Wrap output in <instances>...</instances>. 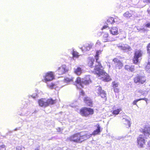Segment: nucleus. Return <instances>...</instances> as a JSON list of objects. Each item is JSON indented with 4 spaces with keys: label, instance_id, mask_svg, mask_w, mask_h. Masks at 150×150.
<instances>
[{
    "label": "nucleus",
    "instance_id": "f257e3e1",
    "mask_svg": "<svg viewBox=\"0 0 150 150\" xmlns=\"http://www.w3.org/2000/svg\"><path fill=\"white\" fill-rule=\"evenodd\" d=\"M95 127L96 129L92 134H83L86 131L75 133L68 137L67 139V141L76 143H81L89 139L92 135L95 136L100 134L102 131V128L98 124L96 125Z\"/></svg>",
    "mask_w": 150,
    "mask_h": 150
},
{
    "label": "nucleus",
    "instance_id": "f03ea898",
    "mask_svg": "<svg viewBox=\"0 0 150 150\" xmlns=\"http://www.w3.org/2000/svg\"><path fill=\"white\" fill-rule=\"evenodd\" d=\"M101 53V51L100 50L97 51L96 52V54L95 56L96 64L95 66L94 71H93L94 74L98 76H100L101 75H103L105 73L101 69H100L103 67L100 62L98 61V60L99 59V55Z\"/></svg>",
    "mask_w": 150,
    "mask_h": 150
},
{
    "label": "nucleus",
    "instance_id": "7ed1b4c3",
    "mask_svg": "<svg viewBox=\"0 0 150 150\" xmlns=\"http://www.w3.org/2000/svg\"><path fill=\"white\" fill-rule=\"evenodd\" d=\"M56 100H53L52 98L46 99L45 98H42L38 101L39 105L41 107H46L50 105H53L56 103Z\"/></svg>",
    "mask_w": 150,
    "mask_h": 150
},
{
    "label": "nucleus",
    "instance_id": "20e7f679",
    "mask_svg": "<svg viewBox=\"0 0 150 150\" xmlns=\"http://www.w3.org/2000/svg\"><path fill=\"white\" fill-rule=\"evenodd\" d=\"M143 52L140 49H136L134 52V56L132 59L133 63L137 64L140 62L143 55Z\"/></svg>",
    "mask_w": 150,
    "mask_h": 150
},
{
    "label": "nucleus",
    "instance_id": "39448f33",
    "mask_svg": "<svg viewBox=\"0 0 150 150\" xmlns=\"http://www.w3.org/2000/svg\"><path fill=\"white\" fill-rule=\"evenodd\" d=\"M94 112V111L93 109L86 107L82 108L79 111L80 114L82 116L86 117L93 115Z\"/></svg>",
    "mask_w": 150,
    "mask_h": 150
},
{
    "label": "nucleus",
    "instance_id": "423d86ee",
    "mask_svg": "<svg viewBox=\"0 0 150 150\" xmlns=\"http://www.w3.org/2000/svg\"><path fill=\"white\" fill-rule=\"evenodd\" d=\"M145 76L138 74L133 78L134 82L136 84H143L146 82Z\"/></svg>",
    "mask_w": 150,
    "mask_h": 150
},
{
    "label": "nucleus",
    "instance_id": "0eeeda50",
    "mask_svg": "<svg viewBox=\"0 0 150 150\" xmlns=\"http://www.w3.org/2000/svg\"><path fill=\"white\" fill-rule=\"evenodd\" d=\"M146 137H143L142 135L140 134L137 138V143L138 146L140 148L144 147L146 145Z\"/></svg>",
    "mask_w": 150,
    "mask_h": 150
},
{
    "label": "nucleus",
    "instance_id": "6e6552de",
    "mask_svg": "<svg viewBox=\"0 0 150 150\" xmlns=\"http://www.w3.org/2000/svg\"><path fill=\"white\" fill-rule=\"evenodd\" d=\"M95 91L102 98L106 100V94L104 90H102V88L99 86H96Z\"/></svg>",
    "mask_w": 150,
    "mask_h": 150
},
{
    "label": "nucleus",
    "instance_id": "1a4fd4ad",
    "mask_svg": "<svg viewBox=\"0 0 150 150\" xmlns=\"http://www.w3.org/2000/svg\"><path fill=\"white\" fill-rule=\"evenodd\" d=\"M43 78L45 81L46 82L54 79V76L52 72L49 71L45 74V75L43 76Z\"/></svg>",
    "mask_w": 150,
    "mask_h": 150
},
{
    "label": "nucleus",
    "instance_id": "9d476101",
    "mask_svg": "<svg viewBox=\"0 0 150 150\" xmlns=\"http://www.w3.org/2000/svg\"><path fill=\"white\" fill-rule=\"evenodd\" d=\"M68 71V69L65 65H62L59 67L56 71L57 73L59 75H62L65 74Z\"/></svg>",
    "mask_w": 150,
    "mask_h": 150
},
{
    "label": "nucleus",
    "instance_id": "9b49d317",
    "mask_svg": "<svg viewBox=\"0 0 150 150\" xmlns=\"http://www.w3.org/2000/svg\"><path fill=\"white\" fill-rule=\"evenodd\" d=\"M102 39L103 42H110L113 40L112 38L110 36L108 33H103Z\"/></svg>",
    "mask_w": 150,
    "mask_h": 150
},
{
    "label": "nucleus",
    "instance_id": "f8f14e48",
    "mask_svg": "<svg viewBox=\"0 0 150 150\" xmlns=\"http://www.w3.org/2000/svg\"><path fill=\"white\" fill-rule=\"evenodd\" d=\"M140 131L144 134V137L146 138V137H149L150 134V127L146 126L143 128H141Z\"/></svg>",
    "mask_w": 150,
    "mask_h": 150
},
{
    "label": "nucleus",
    "instance_id": "ddd939ff",
    "mask_svg": "<svg viewBox=\"0 0 150 150\" xmlns=\"http://www.w3.org/2000/svg\"><path fill=\"white\" fill-rule=\"evenodd\" d=\"M95 59L93 57H89L87 59V65L90 68H93L94 64Z\"/></svg>",
    "mask_w": 150,
    "mask_h": 150
},
{
    "label": "nucleus",
    "instance_id": "4468645a",
    "mask_svg": "<svg viewBox=\"0 0 150 150\" xmlns=\"http://www.w3.org/2000/svg\"><path fill=\"white\" fill-rule=\"evenodd\" d=\"M83 101L88 106L91 107L93 106V102L90 98L85 97L84 98Z\"/></svg>",
    "mask_w": 150,
    "mask_h": 150
},
{
    "label": "nucleus",
    "instance_id": "2eb2a0df",
    "mask_svg": "<svg viewBox=\"0 0 150 150\" xmlns=\"http://www.w3.org/2000/svg\"><path fill=\"white\" fill-rule=\"evenodd\" d=\"M110 33L113 35H117L118 34V29L116 27H113L110 28Z\"/></svg>",
    "mask_w": 150,
    "mask_h": 150
},
{
    "label": "nucleus",
    "instance_id": "dca6fc26",
    "mask_svg": "<svg viewBox=\"0 0 150 150\" xmlns=\"http://www.w3.org/2000/svg\"><path fill=\"white\" fill-rule=\"evenodd\" d=\"M75 85L80 86L82 88L83 87V81H81V78L79 77H77L75 81Z\"/></svg>",
    "mask_w": 150,
    "mask_h": 150
},
{
    "label": "nucleus",
    "instance_id": "f3484780",
    "mask_svg": "<svg viewBox=\"0 0 150 150\" xmlns=\"http://www.w3.org/2000/svg\"><path fill=\"white\" fill-rule=\"evenodd\" d=\"M83 79V85H88L91 82V81L89 76H86Z\"/></svg>",
    "mask_w": 150,
    "mask_h": 150
},
{
    "label": "nucleus",
    "instance_id": "a211bd4d",
    "mask_svg": "<svg viewBox=\"0 0 150 150\" xmlns=\"http://www.w3.org/2000/svg\"><path fill=\"white\" fill-rule=\"evenodd\" d=\"M74 79V77L70 76H69L68 77H65L63 80V81L64 83H69L73 82Z\"/></svg>",
    "mask_w": 150,
    "mask_h": 150
},
{
    "label": "nucleus",
    "instance_id": "6ab92c4d",
    "mask_svg": "<svg viewBox=\"0 0 150 150\" xmlns=\"http://www.w3.org/2000/svg\"><path fill=\"white\" fill-rule=\"evenodd\" d=\"M133 15V11H130L125 12L124 14V16L126 18L128 19L132 16Z\"/></svg>",
    "mask_w": 150,
    "mask_h": 150
},
{
    "label": "nucleus",
    "instance_id": "aec40b11",
    "mask_svg": "<svg viewBox=\"0 0 150 150\" xmlns=\"http://www.w3.org/2000/svg\"><path fill=\"white\" fill-rule=\"evenodd\" d=\"M134 66L133 65H125V69L129 71L132 72H133L134 70Z\"/></svg>",
    "mask_w": 150,
    "mask_h": 150
},
{
    "label": "nucleus",
    "instance_id": "412c9836",
    "mask_svg": "<svg viewBox=\"0 0 150 150\" xmlns=\"http://www.w3.org/2000/svg\"><path fill=\"white\" fill-rule=\"evenodd\" d=\"M74 73L78 75H79L81 74L82 73V70L81 68L79 67H78L74 70Z\"/></svg>",
    "mask_w": 150,
    "mask_h": 150
},
{
    "label": "nucleus",
    "instance_id": "4be33fe9",
    "mask_svg": "<svg viewBox=\"0 0 150 150\" xmlns=\"http://www.w3.org/2000/svg\"><path fill=\"white\" fill-rule=\"evenodd\" d=\"M123 63L120 61L119 62L115 64V67L116 69H120L123 67Z\"/></svg>",
    "mask_w": 150,
    "mask_h": 150
},
{
    "label": "nucleus",
    "instance_id": "5701e85b",
    "mask_svg": "<svg viewBox=\"0 0 150 150\" xmlns=\"http://www.w3.org/2000/svg\"><path fill=\"white\" fill-rule=\"evenodd\" d=\"M86 50H89L92 48V45L91 44H86L83 46Z\"/></svg>",
    "mask_w": 150,
    "mask_h": 150
},
{
    "label": "nucleus",
    "instance_id": "b1692460",
    "mask_svg": "<svg viewBox=\"0 0 150 150\" xmlns=\"http://www.w3.org/2000/svg\"><path fill=\"white\" fill-rule=\"evenodd\" d=\"M121 110L122 109H121V108H117L114 110H113L112 111V113L114 115H117L120 112Z\"/></svg>",
    "mask_w": 150,
    "mask_h": 150
},
{
    "label": "nucleus",
    "instance_id": "393cba45",
    "mask_svg": "<svg viewBox=\"0 0 150 150\" xmlns=\"http://www.w3.org/2000/svg\"><path fill=\"white\" fill-rule=\"evenodd\" d=\"M147 100V98H141L138 99H137L136 100H134L132 103V104L134 105H137V102L138 101L141 100H142L146 101Z\"/></svg>",
    "mask_w": 150,
    "mask_h": 150
},
{
    "label": "nucleus",
    "instance_id": "a878e982",
    "mask_svg": "<svg viewBox=\"0 0 150 150\" xmlns=\"http://www.w3.org/2000/svg\"><path fill=\"white\" fill-rule=\"evenodd\" d=\"M103 80L104 81L108 82L111 80V79L109 75H107L104 78L103 77Z\"/></svg>",
    "mask_w": 150,
    "mask_h": 150
},
{
    "label": "nucleus",
    "instance_id": "bb28decb",
    "mask_svg": "<svg viewBox=\"0 0 150 150\" xmlns=\"http://www.w3.org/2000/svg\"><path fill=\"white\" fill-rule=\"evenodd\" d=\"M107 22L110 24H113L115 23L114 18L113 17H110L107 20Z\"/></svg>",
    "mask_w": 150,
    "mask_h": 150
},
{
    "label": "nucleus",
    "instance_id": "cd10ccee",
    "mask_svg": "<svg viewBox=\"0 0 150 150\" xmlns=\"http://www.w3.org/2000/svg\"><path fill=\"white\" fill-rule=\"evenodd\" d=\"M145 69L148 72L150 73V62H148L145 67Z\"/></svg>",
    "mask_w": 150,
    "mask_h": 150
},
{
    "label": "nucleus",
    "instance_id": "c85d7f7f",
    "mask_svg": "<svg viewBox=\"0 0 150 150\" xmlns=\"http://www.w3.org/2000/svg\"><path fill=\"white\" fill-rule=\"evenodd\" d=\"M72 55L73 57L75 58H78L79 55L78 54V53L76 51H73L72 52Z\"/></svg>",
    "mask_w": 150,
    "mask_h": 150
},
{
    "label": "nucleus",
    "instance_id": "c756f323",
    "mask_svg": "<svg viewBox=\"0 0 150 150\" xmlns=\"http://www.w3.org/2000/svg\"><path fill=\"white\" fill-rule=\"evenodd\" d=\"M118 84L115 81H113L112 83V87L113 88L118 87Z\"/></svg>",
    "mask_w": 150,
    "mask_h": 150
},
{
    "label": "nucleus",
    "instance_id": "7c9ffc66",
    "mask_svg": "<svg viewBox=\"0 0 150 150\" xmlns=\"http://www.w3.org/2000/svg\"><path fill=\"white\" fill-rule=\"evenodd\" d=\"M147 53L149 54H150V42L147 45Z\"/></svg>",
    "mask_w": 150,
    "mask_h": 150
},
{
    "label": "nucleus",
    "instance_id": "2f4dec72",
    "mask_svg": "<svg viewBox=\"0 0 150 150\" xmlns=\"http://www.w3.org/2000/svg\"><path fill=\"white\" fill-rule=\"evenodd\" d=\"M118 47L121 49L123 50H125L127 49H128L127 48L122 45H119L118 46Z\"/></svg>",
    "mask_w": 150,
    "mask_h": 150
},
{
    "label": "nucleus",
    "instance_id": "473e14b6",
    "mask_svg": "<svg viewBox=\"0 0 150 150\" xmlns=\"http://www.w3.org/2000/svg\"><path fill=\"white\" fill-rule=\"evenodd\" d=\"M113 61L115 62V64H117L118 62H120V61L118 59L116 58H114L113 59Z\"/></svg>",
    "mask_w": 150,
    "mask_h": 150
},
{
    "label": "nucleus",
    "instance_id": "72a5a7b5",
    "mask_svg": "<svg viewBox=\"0 0 150 150\" xmlns=\"http://www.w3.org/2000/svg\"><path fill=\"white\" fill-rule=\"evenodd\" d=\"M113 91L115 93H118L119 92V89L117 87L113 88Z\"/></svg>",
    "mask_w": 150,
    "mask_h": 150
},
{
    "label": "nucleus",
    "instance_id": "f704fd0d",
    "mask_svg": "<svg viewBox=\"0 0 150 150\" xmlns=\"http://www.w3.org/2000/svg\"><path fill=\"white\" fill-rule=\"evenodd\" d=\"M0 150H6L5 146L4 145H2L0 146Z\"/></svg>",
    "mask_w": 150,
    "mask_h": 150
},
{
    "label": "nucleus",
    "instance_id": "c9c22d12",
    "mask_svg": "<svg viewBox=\"0 0 150 150\" xmlns=\"http://www.w3.org/2000/svg\"><path fill=\"white\" fill-rule=\"evenodd\" d=\"M107 28H109V27L107 25H105L103 26L101 28V30H103L104 29H105Z\"/></svg>",
    "mask_w": 150,
    "mask_h": 150
},
{
    "label": "nucleus",
    "instance_id": "e433bc0d",
    "mask_svg": "<svg viewBox=\"0 0 150 150\" xmlns=\"http://www.w3.org/2000/svg\"><path fill=\"white\" fill-rule=\"evenodd\" d=\"M145 26L146 28H150V23H149L146 24L145 25Z\"/></svg>",
    "mask_w": 150,
    "mask_h": 150
},
{
    "label": "nucleus",
    "instance_id": "4c0bfd02",
    "mask_svg": "<svg viewBox=\"0 0 150 150\" xmlns=\"http://www.w3.org/2000/svg\"><path fill=\"white\" fill-rule=\"evenodd\" d=\"M80 95L82 96H84L85 95V93L83 90H81L80 92Z\"/></svg>",
    "mask_w": 150,
    "mask_h": 150
},
{
    "label": "nucleus",
    "instance_id": "58836bf2",
    "mask_svg": "<svg viewBox=\"0 0 150 150\" xmlns=\"http://www.w3.org/2000/svg\"><path fill=\"white\" fill-rule=\"evenodd\" d=\"M143 1L146 3H150V0H143Z\"/></svg>",
    "mask_w": 150,
    "mask_h": 150
},
{
    "label": "nucleus",
    "instance_id": "ea45409f",
    "mask_svg": "<svg viewBox=\"0 0 150 150\" xmlns=\"http://www.w3.org/2000/svg\"><path fill=\"white\" fill-rule=\"evenodd\" d=\"M96 44L98 45H100L101 44L100 41L99 40H98L96 42Z\"/></svg>",
    "mask_w": 150,
    "mask_h": 150
},
{
    "label": "nucleus",
    "instance_id": "a19ab883",
    "mask_svg": "<svg viewBox=\"0 0 150 150\" xmlns=\"http://www.w3.org/2000/svg\"><path fill=\"white\" fill-rule=\"evenodd\" d=\"M148 147H150V141H149L147 144Z\"/></svg>",
    "mask_w": 150,
    "mask_h": 150
},
{
    "label": "nucleus",
    "instance_id": "79ce46f5",
    "mask_svg": "<svg viewBox=\"0 0 150 150\" xmlns=\"http://www.w3.org/2000/svg\"><path fill=\"white\" fill-rule=\"evenodd\" d=\"M54 84L53 83H52L50 86V87H53L54 86Z\"/></svg>",
    "mask_w": 150,
    "mask_h": 150
},
{
    "label": "nucleus",
    "instance_id": "37998d69",
    "mask_svg": "<svg viewBox=\"0 0 150 150\" xmlns=\"http://www.w3.org/2000/svg\"><path fill=\"white\" fill-rule=\"evenodd\" d=\"M148 13L150 15V10L148 9L147 11Z\"/></svg>",
    "mask_w": 150,
    "mask_h": 150
},
{
    "label": "nucleus",
    "instance_id": "c03bdc74",
    "mask_svg": "<svg viewBox=\"0 0 150 150\" xmlns=\"http://www.w3.org/2000/svg\"><path fill=\"white\" fill-rule=\"evenodd\" d=\"M34 150H39V149H35Z\"/></svg>",
    "mask_w": 150,
    "mask_h": 150
},
{
    "label": "nucleus",
    "instance_id": "a18cd8bd",
    "mask_svg": "<svg viewBox=\"0 0 150 150\" xmlns=\"http://www.w3.org/2000/svg\"><path fill=\"white\" fill-rule=\"evenodd\" d=\"M128 125H129V126L130 127V124H128Z\"/></svg>",
    "mask_w": 150,
    "mask_h": 150
}]
</instances>
